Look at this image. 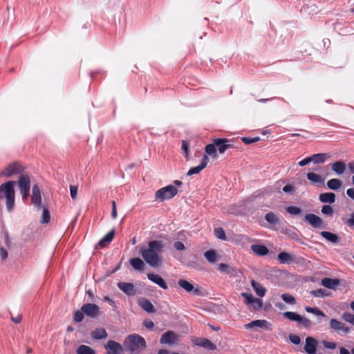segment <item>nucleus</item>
Instances as JSON below:
<instances>
[{"label":"nucleus","instance_id":"57","mask_svg":"<svg viewBox=\"0 0 354 354\" xmlns=\"http://www.w3.org/2000/svg\"><path fill=\"white\" fill-rule=\"evenodd\" d=\"M295 187L292 185H287L283 187V191L285 193L292 194L295 192Z\"/></svg>","mask_w":354,"mask_h":354},{"label":"nucleus","instance_id":"21","mask_svg":"<svg viewBox=\"0 0 354 354\" xmlns=\"http://www.w3.org/2000/svg\"><path fill=\"white\" fill-rule=\"evenodd\" d=\"M138 305L146 312L153 313L156 309L152 303L147 299L142 298L138 300Z\"/></svg>","mask_w":354,"mask_h":354},{"label":"nucleus","instance_id":"59","mask_svg":"<svg viewBox=\"0 0 354 354\" xmlns=\"http://www.w3.org/2000/svg\"><path fill=\"white\" fill-rule=\"evenodd\" d=\"M7 250L2 246H0V257L2 261H4L8 257Z\"/></svg>","mask_w":354,"mask_h":354},{"label":"nucleus","instance_id":"43","mask_svg":"<svg viewBox=\"0 0 354 354\" xmlns=\"http://www.w3.org/2000/svg\"><path fill=\"white\" fill-rule=\"evenodd\" d=\"M310 295L319 298H324L326 297H328L330 295L329 293L325 289L319 288L317 290H314L310 291Z\"/></svg>","mask_w":354,"mask_h":354},{"label":"nucleus","instance_id":"45","mask_svg":"<svg viewBox=\"0 0 354 354\" xmlns=\"http://www.w3.org/2000/svg\"><path fill=\"white\" fill-rule=\"evenodd\" d=\"M281 297L283 301L288 304L294 305L296 304L295 298L290 294L284 293L281 295Z\"/></svg>","mask_w":354,"mask_h":354},{"label":"nucleus","instance_id":"4","mask_svg":"<svg viewBox=\"0 0 354 354\" xmlns=\"http://www.w3.org/2000/svg\"><path fill=\"white\" fill-rule=\"evenodd\" d=\"M178 189L173 185H169L159 189L156 192L155 198L156 201H164L174 198L178 194Z\"/></svg>","mask_w":354,"mask_h":354},{"label":"nucleus","instance_id":"41","mask_svg":"<svg viewBox=\"0 0 354 354\" xmlns=\"http://www.w3.org/2000/svg\"><path fill=\"white\" fill-rule=\"evenodd\" d=\"M178 285L188 292H191L194 290V285L185 279H180L178 281Z\"/></svg>","mask_w":354,"mask_h":354},{"label":"nucleus","instance_id":"50","mask_svg":"<svg viewBox=\"0 0 354 354\" xmlns=\"http://www.w3.org/2000/svg\"><path fill=\"white\" fill-rule=\"evenodd\" d=\"M322 213L326 216H332L333 214V209L330 206L325 205L322 207Z\"/></svg>","mask_w":354,"mask_h":354},{"label":"nucleus","instance_id":"47","mask_svg":"<svg viewBox=\"0 0 354 354\" xmlns=\"http://www.w3.org/2000/svg\"><path fill=\"white\" fill-rule=\"evenodd\" d=\"M342 318L346 322H348L354 326V315L349 312H344L342 315Z\"/></svg>","mask_w":354,"mask_h":354},{"label":"nucleus","instance_id":"9","mask_svg":"<svg viewBox=\"0 0 354 354\" xmlns=\"http://www.w3.org/2000/svg\"><path fill=\"white\" fill-rule=\"evenodd\" d=\"M31 202L37 209L41 207V191L37 184H35L32 188Z\"/></svg>","mask_w":354,"mask_h":354},{"label":"nucleus","instance_id":"52","mask_svg":"<svg viewBox=\"0 0 354 354\" xmlns=\"http://www.w3.org/2000/svg\"><path fill=\"white\" fill-rule=\"evenodd\" d=\"M289 339L293 344L295 345H299L301 343L300 337L295 334H290L289 335Z\"/></svg>","mask_w":354,"mask_h":354},{"label":"nucleus","instance_id":"16","mask_svg":"<svg viewBox=\"0 0 354 354\" xmlns=\"http://www.w3.org/2000/svg\"><path fill=\"white\" fill-rule=\"evenodd\" d=\"M147 278L162 289L167 290L168 288L166 281L160 275L153 273H148Z\"/></svg>","mask_w":354,"mask_h":354},{"label":"nucleus","instance_id":"42","mask_svg":"<svg viewBox=\"0 0 354 354\" xmlns=\"http://www.w3.org/2000/svg\"><path fill=\"white\" fill-rule=\"evenodd\" d=\"M205 152L207 154H208L210 156H212L214 158H216L218 156L216 153V145L214 142L206 145Z\"/></svg>","mask_w":354,"mask_h":354},{"label":"nucleus","instance_id":"24","mask_svg":"<svg viewBox=\"0 0 354 354\" xmlns=\"http://www.w3.org/2000/svg\"><path fill=\"white\" fill-rule=\"evenodd\" d=\"M277 260L283 264H290L294 261V255L286 252H281L277 255Z\"/></svg>","mask_w":354,"mask_h":354},{"label":"nucleus","instance_id":"7","mask_svg":"<svg viewBox=\"0 0 354 354\" xmlns=\"http://www.w3.org/2000/svg\"><path fill=\"white\" fill-rule=\"evenodd\" d=\"M329 328L331 331L336 332L339 334H340L341 332L344 334H348L350 332V328L346 326V324L336 319H330Z\"/></svg>","mask_w":354,"mask_h":354},{"label":"nucleus","instance_id":"10","mask_svg":"<svg viewBox=\"0 0 354 354\" xmlns=\"http://www.w3.org/2000/svg\"><path fill=\"white\" fill-rule=\"evenodd\" d=\"M318 342L313 337H307L305 339L304 351L307 354H316Z\"/></svg>","mask_w":354,"mask_h":354},{"label":"nucleus","instance_id":"58","mask_svg":"<svg viewBox=\"0 0 354 354\" xmlns=\"http://www.w3.org/2000/svg\"><path fill=\"white\" fill-rule=\"evenodd\" d=\"M174 247L176 250L179 251L184 250L185 249V245L181 241H176L174 243Z\"/></svg>","mask_w":354,"mask_h":354},{"label":"nucleus","instance_id":"8","mask_svg":"<svg viewBox=\"0 0 354 354\" xmlns=\"http://www.w3.org/2000/svg\"><path fill=\"white\" fill-rule=\"evenodd\" d=\"M104 348L106 350L105 354H123L124 353L123 346L114 340H109L104 345Z\"/></svg>","mask_w":354,"mask_h":354},{"label":"nucleus","instance_id":"36","mask_svg":"<svg viewBox=\"0 0 354 354\" xmlns=\"http://www.w3.org/2000/svg\"><path fill=\"white\" fill-rule=\"evenodd\" d=\"M306 312L313 313L317 317H326V315L317 307L306 306Z\"/></svg>","mask_w":354,"mask_h":354},{"label":"nucleus","instance_id":"61","mask_svg":"<svg viewBox=\"0 0 354 354\" xmlns=\"http://www.w3.org/2000/svg\"><path fill=\"white\" fill-rule=\"evenodd\" d=\"M112 205V210H111V217L112 218L115 219L117 217V208H116V203L115 201H113L111 202Z\"/></svg>","mask_w":354,"mask_h":354},{"label":"nucleus","instance_id":"23","mask_svg":"<svg viewBox=\"0 0 354 354\" xmlns=\"http://www.w3.org/2000/svg\"><path fill=\"white\" fill-rule=\"evenodd\" d=\"M336 196L333 192L322 193L319 196V199L324 203H333L335 202Z\"/></svg>","mask_w":354,"mask_h":354},{"label":"nucleus","instance_id":"63","mask_svg":"<svg viewBox=\"0 0 354 354\" xmlns=\"http://www.w3.org/2000/svg\"><path fill=\"white\" fill-rule=\"evenodd\" d=\"M311 162H312L311 157L309 156V157H307V158L303 159L302 160L299 161V165L300 167H304V166L308 165V163H310Z\"/></svg>","mask_w":354,"mask_h":354},{"label":"nucleus","instance_id":"29","mask_svg":"<svg viewBox=\"0 0 354 354\" xmlns=\"http://www.w3.org/2000/svg\"><path fill=\"white\" fill-rule=\"evenodd\" d=\"M269 323L266 320H254L244 326L247 330L252 329L254 327L264 328L267 327Z\"/></svg>","mask_w":354,"mask_h":354},{"label":"nucleus","instance_id":"51","mask_svg":"<svg viewBox=\"0 0 354 354\" xmlns=\"http://www.w3.org/2000/svg\"><path fill=\"white\" fill-rule=\"evenodd\" d=\"M84 319V313L80 310H76L74 313L73 319L76 322H80Z\"/></svg>","mask_w":354,"mask_h":354},{"label":"nucleus","instance_id":"14","mask_svg":"<svg viewBox=\"0 0 354 354\" xmlns=\"http://www.w3.org/2000/svg\"><path fill=\"white\" fill-rule=\"evenodd\" d=\"M213 142L220 153H223L227 149L232 147V145L228 143L227 138H216L213 140Z\"/></svg>","mask_w":354,"mask_h":354},{"label":"nucleus","instance_id":"1","mask_svg":"<svg viewBox=\"0 0 354 354\" xmlns=\"http://www.w3.org/2000/svg\"><path fill=\"white\" fill-rule=\"evenodd\" d=\"M163 250V244L161 241L154 240L148 243L147 248H142L140 253L145 261L151 267H158L162 263L161 253Z\"/></svg>","mask_w":354,"mask_h":354},{"label":"nucleus","instance_id":"62","mask_svg":"<svg viewBox=\"0 0 354 354\" xmlns=\"http://www.w3.org/2000/svg\"><path fill=\"white\" fill-rule=\"evenodd\" d=\"M143 325L148 329L151 330L154 327L153 322L150 319L145 320L143 322Z\"/></svg>","mask_w":354,"mask_h":354},{"label":"nucleus","instance_id":"64","mask_svg":"<svg viewBox=\"0 0 354 354\" xmlns=\"http://www.w3.org/2000/svg\"><path fill=\"white\" fill-rule=\"evenodd\" d=\"M346 194L348 197L354 200V188H349L346 190Z\"/></svg>","mask_w":354,"mask_h":354},{"label":"nucleus","instance_id":"40","mask_svg":"<svg viewBox=\"0 0 354 354\" xmlns=\"http://www.w3.org/2000/svg\"><path fill=\"white\" fill-rule=\"evenodd\" d=\"M252 286L257 295L262 297L265 295L266 289L259 283L252 281Z\"/></svg>","mask_w":354,"mask_h":354},{"label":"nucleus","instance_id":"39","mask_svg":"<svg viewBox=\"0 0 354 354\" xmlns=\"http://www.w3.org/2000/svg\"><path fill=\"white\" fill-rule=\"evenodd\" d=\"M77 354H95V351L88 346L80 345L77 349Z\"/></svg>","mask_w":354,"mask_h":354},{"label":"nucleus","instance_id":"33","mask_svg":"<svg viewBox=\"0 0 354 354\" xmlns=\"http://www.w3.org/2000/svg\"><path fill=\"white\" fill-rule=\"evenodd\" d=\"M108 334L106 330L103 328H96L91 332V336L95 339H102L107 337Z\"/></svg>","mask_w":354,"mask_h":354},{"label":"nucleus","instance_id":"34","mask_svg":"<svg viewBox=\"0 0 354 354\" xmlns=\"http://www.w3.org/2000/svg\"><path fill=\"white\" fill-rule=\"evenodd\" d=\"M342 185V181L337 178H332L327 182L328 188L333 191L338 190Z\"/></svg>","mask_w":354,"mask_h":354},{"label":"nucleus","instance_id":"18","mask_svg":"<svg viewBox=\"0 0 354 354\" xmlns=\"http://www.w3.org/2000/svg\"><path fill=\"white\" fill-rule=\"evenodd\" d=\"M207 162H208V157L205 155L203 158H202V160H201V162L200 163V165L197 167H192L191 168L187 175V176H192V175H194V174H198L201 171H202L204 168L206 167L207 165Z\"/></svg>","mask_w":354,"mask_h":354},{"label":"nucleus","instance_id":"5","mask_svg":"<svg viewBox=\"0 0 354 354\" xmlns=\"http://www.w3.org/2000/svg\"><path fill=\"white\" fill-rule=\"evenodd\" d=\"M18 185L22 198L26 200L30 194V179L27 174H22L20 175L17 181H15Z\"/></svg>","mask_w":354,"mask_h":354},{"label":"nucleus","instance_id":"17","mask_svg":"<svg viewBox=\"0 0 354 354\" xmlns=\"http://www.w3.org/2000/svg\"><path fill=\"white\" fill-rule=\"evenodd\" d=\"M194 344L196 346L207 348L211 351L216 349V346L213 344L209 339L206 338H198L196 339Z\"/></svg>","mask_w":354,"mask_h":354},{"label":"nucleus","instance_id":"11","mask_svg":"<svg viewBox=\"0 0 354 354\" xmlns=\"http://www.w3.org/2000/svg\"><path fill=\"white\" fill-rule=\"evenodd\" d=\"M82 312L90 317L94 318L99 315V307L94 304H86L82 307Z\"/></svg>","mask_w":354,"mask_h":354},{"label":"nucleus","instance_id":"48","mask_svg":"<svg viewBox=\"0 0 354 354\" xmlns=\"http://www.w3.org/2000/svg\"><path fill=\"white\" fill-rule=\"evenodd\" d=\"M298 323L306 328H310L313 325V323L310 319L302 316H301Z\"/></svg>","mask_w":354,"mask_h":354},{"label":"nucleus","instance_id":"26","mask_svg":"<svg viewBox=\"0 0 354 354\" xmlns=\"http://www.w3.org/2000/svg\"><path fill=\"white\" fill-rule=\"evenodd\" d=\"M129 263L133 268L137 271L141 272L145 270V264L144 261L138 257L131 259Z\"/></svg>","mask_w":354,"mask_h":354},{"label":"nucleus","instance_id":"25","mask_svg":"<svg viewBox=\"0 0 354 354\" xmlns=\"http://www.w3.org/2000/svg\"><path fill=\"white\" fill-rule=\"evenodd\" d=\"M115 235V230L113 229L109 233H107L103 238L100 239L98 243V245L101 248H104L110 244L112 241Z\"/></svg>","mask_w":354,"mask_h":354},{"label":"nucleus","instance_id":"49","mask_svg":"<svg viewBox=\"0 0 354 354\" xmlns=\"http://www.w3.org/2000/svg\"><path fill=\"white\" fill-rule=\"evenodd\" d=\"M215 236L221 240H226V236L225 231L221 227H217L214 229Z\"/></svg>","mask_w":354,"mask_h":354},{"label":"nucleus","instance_id":"60","mask_svg":"<svg viewBox=\"0 0 354 354\" xmlns=\"http://www.w3.org/2000/svg\"><path fill=\"white\" fill-rule=\"evenodd\" d=\"M70 192L71 198L74 200L76 198L77 195V186H71L70 187Z\"/></svg>","mask_w":354,"mask_h":354},{"label":"nucleus","instance_id":"56","mask_svg":"<svg viewBox=\"0 0 354 354\" xmlns=\"http://www.w3.org/2000/svg\"><path fill=\"white\" fill-rule=\"evenodd\" d=\"M345 224L351 228L354 227V213L350 215V217L346 220Z\"/></svg>","mask_w":354,"mask_h":354},{"label":"nucleus","instance_id":"20","mask_svg":"<svg viewBox=\"0 0 354 354\" xmlns=\"http://www.w3.org/2000/svg\"><path fill=\"white\" fill-rule=\"evenodd\" d=\"M321 284L329 289H335V287L340 284V280L337 278H324L322 279Z\"/></svg>","mask_w":354,"mask_h":354},{"label":"nucleus","instance_id":"12","mask_svg":"<svg viewBox=\"0 0 354 354\" xmlns=\"http://www.w3.org/2000/svg\"><path fill=\"white\" fill-rule=\"evenodd\" d=\"M178 340V335L171 330L163 333L160 337V342L162 344H174Z\"/></svg>","mask_w":354,"mask_h":354},{"label":"nucleus","instance_id":"6","mask_svg":"<svg viewBox=\"0 0 354 354\" xmlns=\"http://www.w3.org/2000/svg\"><path fill=\"white\" fill-rule=\"evenodd\" d=\"M24 167L19 162H15L8 165L0 172V176L11 177L17 174H22Z\"/></svg>","mask_w":354,"mask_h":354},{"label":"nucleus","instance_id":"19","mask_svg":"<svg viewBox=\"0 0 354 354\" xmlns=\"http://www.w3.org/2000/svg\"><path fill=\"white\" fill-rule=\"evenodd\" d=\"M218 270L221 272H225L227 274L236 276L240 273V270L234 267H232L225 263H220L218 265Z\"/></svg>","mask_w":354,"mask_h":354},{"label":"nucleus","instance_id":"3","mask_svg":"<svg viewBox=\"0 0 354 354\" xmlns=\"http://www.w3.org/2000/svg\"><path fill=\"white\" fill-rule=\"evenodd\" d=\"M124 348L130 354H139L147 347L145 339L138 334L128 335L123 342Z\"/></svg>","mask_w":354,"mask_h":354},{"label":"nucleus","instance_id":"27","mask_svg":"<svg viewBox=\"0 0 354 354\" xmlns=\"http://www.w3.org/2000/svg\"><path fill=\"white\" fill-rule=\"evenodd\" d=\"M320 234L322 237H324L325 239H326L328 241L333 243H337L340 241L341 238L332 232H327V231H322L321 232Z\"/></svg>","mask_w":354,"mask_h":354},{"label":"nucleus","instance_id":"54","mask_svg":"<svg viewBox=\"0 0 354 354\" xmlns=\"http://www.w3.org/2000/svg\"><path fill=\"white\" fill-rule=\"evenodd\" d=\"M322 344L326 348L335 349L337 347V344L333 342L322 341Z\"/></svg>","mask_w":354,"mask_h":354},{"label":"nucleus","instance_id":"55","mask_svg":"<svg viewBox=\"0 0 354 354\" xmlns=\"http://www.w3.org/2000/svg\"><path fill=\"white\" fill-rule=\"evenodd\" d=\"M182 149L183 150V151L185 153V156L186 160H189V154H188L189 144L186 140H183L182 142Z\"/></svg>","mask_w":354,"mask_h":354},{"label":"nucleus","instance_id":"38","mask_svg":"<svg viewBox=\"0 0 354 354\" xmlns=\"http://www.w3.org/2000/svg\"><path fill=\"white\" fill-rule=\"evenodd\" d=\"M283 316L290 321L297 322H299L301 317V315L299 314L291 311H287L283 313Z\"/></svg>","mask_w":354,"mask_h":354},{"label":"nucleus","instance_id":"31","mask_svg":"<svg viewBox=\"0 0 354 354\" xmlns=\"http://www.w3.org/2000/svg\"><path fill=\"white\" fill-rule=\"evenodd\" d=\"M332 170L338 175H342L346 170V164L343 161H337L331 165Z\"/></svg>","mask_w":354,"mask_h":354},{"label":"nucleus","instance_id":"35","mask_svg":"<svg viewBox=\"0 0 354 354\" xmlns=\"http://www.w3.org/2000/svg\"><path fill=\"white\" fill-rule=\"evenodd\" d=\"M266 221L272 225H277L279 223V219L277 214L272 212H270L265 215Z\"/></svg>","mask_w":354,"mask_h":354},{"label":"nucleus","instance_id":"15","mask_svg":"<svg viewBox=\"0 0 354 354\" xmlns=\"http://www.w3.org/2000/svg\"><path fill=\"white\" fill-rule=\"evenodd\" d=\"M118 288L127 295H134L136 290L133 283L127 282H119L118 283Z\"/></svg>","mask_w":354,"mask_h":354},{"label":"nucleus","instance_id":"2","mask_svg":"<svg viewBox=\"0 0 354 354\" xmlns=\"http://www.w3.org/2000/svg\"><path fill=\"white\" fill-rule=\"evenodd\" d=\"M15 181L9 180L0 185V202L5 200L6 209L8 212L12 211L15 207Z\"/></svg>","mask_w":354,"mask_h":354},{"label":"nucleus","instance_id":"13","mask_svg":"<svg viewBox=\"0 0 354 354\" xmlns=\"http://www.w3.org/2000/svg\"><path fill=\"white\" fill-rule=\"evenodd\" d=\"M304 219L314 228L321 227L323 225V220L319 216L312 213L307 214Z\"/></svg>","mask_w":354,"mask_h":354},{"label":"nucleus","instance_id":"30","mask_svg":"<svg viewBox=\"0 0 354 354\" xmlns=\"http://www.w3.org/2000/svg\"><path fill=\"white\" fill-rule=\"evenodd\" d=\"M241 296L244 297L248 304H257V308H260L262 306V302L261 299L255 298L252 294H248L246 292L241 293Z\"/></svg>","mask_w":354,"mask_h":354},{"label":"nucleus","instance_id":"53","mask_svg":"<svg viewBox=\"0 0 354 354\" xmlns=\"http://www.w3.org/2000/svg\"><path fill=\"white\" fill-rule=\"evenodd\" d=\"M241 140H242L243 142H244L245 144H252V143H254V142L259 141V137H254V138L243 137V138H242Z\"/></svg>","mask_w":354,"mask_h":354},{"label":"nucleus","instance_id":"22","mask_svg":"<svg viewBox=\"0 0 354 354\" xmlns=\"http://www.w3.org/2000/svg\"><path fill=\"white\" fill-rule=\"evenodd\" d=\"M250 248L252 251L259 256H265L269 252L268 248L263 245L253 244Z\"/></svg>","mask_w":354,"mask_h":354},{"label":"nucleus","instance_id":"44","mask_svg":"<svg viewBox=\"0 0 354 354\" xmlns=\"http://www.w3.org/2000/svg\"><path fill=\"white\" fill-rule=\"evenodd\" d=\"M286 211L294 216L299 215L301 213V209L294 205L288 206L286 207Z\"/></svg>","mask_w":354,"mask_h":354},{"label":"nucleus","instance_id":"46","mask_svg":"<svg viewBox=\"0 0 354 354\" xmlns=\"http://www.w3.org/2000/svg\"><path fill=\"white\" fill-rule=\"evenodd\" d=\"M50 215L48 209L46 207L43 208L41 223H48L50 221Z\"/></svg>","mask_w":354,"mask_h":354},{"label":"nucleus","instance_id":"37","mask_svg":"<svg viewBox=\"0 0 354 354\" xmlns=\"http://www.w3.org/2000/svg\"><path fill=\"white\" fill-rule=\"evenodd\" d=\"M204 257L210 263H214L217 261V254L214 250H209L204 253Z\"/></svg>","mask_w":354,"mask_h":354},{"label":"nucleus","instance_id":"28","mask_svg":"<svg viewBox=\"0 0 354 354\" xmlns=\"http://www.w3.org/2000/svg\"><path fill=\"white\" fill-rule=\"evenodd\" d=\"M307 179L313 184L322 185L324 183V178H322L320 175L313 173L308 172L306 174Z\"/></svg>","mask_w":354,"mask_h":354},{"label":"nucleus","instance_id":"32","mask_svg":"<svg viewBox=\"0 0 354 354\" xmlns=\"http://www.w3.org/2000/svg\"><path fill=\"white\" fill-rule=\"evenodd\" d=\"M310 157L313 163L319 164L324 162L328 158H330V155L326 153H319L314 154Z\"/></svg>","mask_w":354,"mask_h":354}]
</instances>
